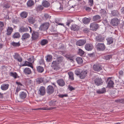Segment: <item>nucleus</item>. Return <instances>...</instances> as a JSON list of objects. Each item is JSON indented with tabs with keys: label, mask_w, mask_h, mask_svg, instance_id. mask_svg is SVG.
<instances>
[{
	"label": "nucleus",
	"mask_w": 124,
	"mask_h": 124,
	"mask_svg": "<svg viewBox=\"0 0 124 124\" xmlns=\"http://www.w3.org/2000/svg\"><path fill=\"white\" fill-rule=\"evenodd\" d=\"M50 24L49 23H44L40 25L39 29L41 31H46L48 29Z\"/></svg>",
	"instance_id": "f257e3e1"
},
{
	"label": "nucleus",
	"mask_w": 124,
	"mask_h": 124,
	"mask_svg": "<svg viewBox=\"0 0 124 124\" xmlns=\"http://www.w3.org/2000/svg\"><path fill=\"white\" fill-rule=\"evenodd\" d=\"M31 35L32 41L38 39L39 34L38 32L33 31L31 34Z\"/></svg>",
	"instance_id": "f03ea898"
},
{
	"label": "nucleus",
	"mask_w": 124,
	"mask_h": 124,
	"mask_svg": "<svg viewBox=\"0 0 124 124\" xmlns=\"http://www.w3.org/2000/svg\"><path fill=\"white\" fill-rule=\"evenodd\" d=\"M54 89L51 85H49L46 88V92L49 94H52L54 92Z\"/></svg>",
	"instance_id": "7ed1b4c3"
},
{
	"label": "nucleus",
	"mask_w": 124,
	"mask_h": 124,
	"mask_svg": "<svg viewBox=\"0 0 124 124\" xmlns=\"http://www.w3.org/2000/svg\"><path fill=\"white\" fill-rule=\"evenodd\" d=\"M90 29L93 31H96L98 28V24L95 23H93L90 24Z\"/></svg>",
	"instance_id": "20e7f679"
},
{
	"label": "nucleus",
	"mask_w": 124,
	"mask_h": 124,
	"mask_svg": "<svg viewBox=\"0 0 124 124\" xmlns=\"http://www.w3.org/2000/svg\"><path fill=\"white\" fill-rule=\"evenodd\" d=\"M120 21L117 18H114L111 21V24L113 26H116L119 23Z\"/></svg>",
	"instance_id": "39448f33"
},
{
	"label": "nucleus",
	"mask_w": 124,
	"mask_h": 124,
	"mask_svg": "<svg viewBox=\"0 0 124 124\" xmlns=\"http://www.w3.org/2000/svg\"><path fill=\"white\" fill-rule=\"evenodd\" d=\"M39 94L41 96H43L46 93L45 89L44 86H41L39 89Z\"/></svg>",
	"instance_id": "423d86ee"
},
{
	"label": "nucleus",
	"mask_w": 124,
	"mask_h": 124,
	"mask_svg": "<svg viewBox=\"0 0 124 124\" xmlns=\"http://www.w3.org/2000/svg\"><path fill=\"white\" fill-rule=\"evenodd\" d=\"M94 82L97 85H99L102 84L103 83L102 79L98 77L96 78L94 80Z\"/></svg>",
	"instance_id": "0eeeda50"
},
{
	"label": "nucleus",
	"mask_w": 124,
	"mask_h": 124,
	"mask_svg": "<svg viewBox=\"0 0 124 124\" xmlns=\"http://www.w3.org/2000/svg\"><path fill=\"white\" fill-rule=\"evenodd\" d=\"M93 70L95 71H99L102 69L101 66L99 64H94L93 66Z\"/></svg>",
	"instance_id": "6e6552de"
},
{
	"label": "nucleus",
	"mask_w": 124,
	"mask_h": 124,
	"mask_svg": "<svg viewBox=\"0 0 124 124\" xmlns=\"http://www.w3.org/2000/svg\"><path fill=\"white\" fill-rule=\"evenodd\" d=\"M96 47L99 50H103L105 48V46L103 43H98L96 45Z\"/></svg>",
	"instance_id": "1a4fd4ad"
},
{
	"label": "nucleus",
	"mask_w": 124,
	"mask_h": 124,
	"mask_svg": "<svg viewBox=\"0 0 124 124\" xmlns=\"http://www.w3.org/2000/svg\"><path fill=\"white\" fill-rule=\"evenodd\" d=\"M59 63L57 61H53L52 63V66L53 69L56 70H59V68L57 66Z\"/></svg>",
	"instance_id": "9d476101"
},
{
	"label": "nucleus",
	"mask_w": 124,
	"mask_h": 124,
	"mask_svg": "<svg viewBox=\"0 0 124 124\" xmlns=\"http://www.w3.org/2000/svg\"><path fill=\"white\" fill-rule=\"evenodd\" d=\"M85 47L86 50L90 51L93 49V46L92 44L88 43L85 45Z\"/></svg>",
	"instance_id": "9b49d317"
},
{
	"label": "nucleus",
	"mask_w": 124,
	"mask_h": 124,
	"mask_svg": "<svg viewBox=\"0 0 124 124\" xmlns=\"http://www.w3.org/2000/svg\"><path fill=\"white\" fill-rule=\"evenodd\" d=\"M111 78H108L107 80L108 81L107 84V87L109 88L113 87L114 83L111 80Z\"/></svg>",
	"instance_id": "f8f14e48"
},
{
	"label": "nucleus",
	"mask_w": 124,
	"mask_h": 124,
	"mask_svg": "<svg viewBox=\"0 0 124 124\" xmlns=\"http://www.w3.org/2000/svg\"><path fill=\"white\" fill-rule=\"evenodd\" d=\"M86 42V39H80L77 41L76 44L77 46H82L84 45Z\"/></svg>",
	"instance_id": "ddd939ff"
},
{
	"label": "nucleus",
	"mask_w": 124,
	"mask_h": 124,
	"mask_svg": "<svg viewBox=\"0 0 124 124\" xmlns=\"http://www.w3.org/2000/svg\"><path fill=\"white\" fill-rule=\"evenodd\" d=\"M56 82L58 85L61 87L65 85V81L62 79H59L57 80Z\"/></svg>",
	"instance_id": "4468645a"
},
{
	"label": "nucleus",
	"mask_w": 124,
	"mask_h": 124,
	"mask_svg": "<svg viewBox=\"0 0 124 124\" xmlns=\"http://www.w3.org/2000/svg\"><path fill=\"white\" fill-rule=\"evenodd\" d=\"M30 37V35L29 34L25 33L22 35L21 38V39L23 41H25L26 40L29 38Z\"/></svg>",
	"instance_id": "2eb2a0df"
},
{
	"label": "nucleus",
	"mask_w": 124,
	"mask_h": 124,
	"mask_svg": "<svg viewBox=\"0 0 124 124\" xmlns=\"http://www.w3.org/2000/svg\"><path fill=\"white\" fill-rule=\"evenodd\" d=\"M27 19L29 23L31 24H34L36 22L35 18L34 17L30 16Z\"/></svg>",
	"instance_id": "dca6fc26"
},
{
	"label": "nucleus",
	"mask_w": 124,
	"mask_h": 124,
	"mask_svg": "<svg viewBox=\"0 0 124 124\" xmlns=\"http://www.w3.org/2000/svg\"><path fill=\"white\" fill-rule=\"evenodd\" d=\"M29 31V29L28 27L22 26L20 28L19 30V31L21 33L26 32Z\"/></svg>",
	"instance_id": "f3484780"
},
{
	"label": "nucleus",
	"mask_w": 124,
	"mask_h": 124,
	"mask_svg": "<svg viewBox=\"0 0 124 124\" xmlns=\"http://www.w3.org/2000/svg\"><path fill=\"white\" fill-rule=\"evenodd\" d=\"M87 75V71H83L80 75V78L81 79H84Z\"/></svg>",
	"instance_id": "a211bd4d"
},
{
	"label": "nucleus",
	"mask_w": 124,
	"mask_h": 124,
	"mask_svg": "<svg viewBox=\"0 0 124 124\" xmlns=\"http://www.w3.org/2000/svg\"><path fill=\"white\" fill-rule=\"evenodd\" d=\"M101 19V17L99 15H96L93 17V21L96 22H99Z\"/></svg>",
	"instance_id": "6ab92c4d"
},
{
	"label": "nucleus",
	"mask_w": 124,
	"mask_h": 124,
	"mask_svg": "<svg viewBox=\"0 0 124 124\" xmlns=\"http://www.w3.org/2000/svg\"><path fill=\"white\" fill-rule=\"evenodd\" d=\"M91 19L90 18H87L85 17L82 19L83 23L85 24H87L89 23L90 22Z\"/></svg>",
	"instance_id": "aec40b11"
},
{
	"label": "nucleus",
	"mask_w": 124,
	"mask_h": 124,
	"mask_svg": "<svg viewBox=\"0 0 124 124\" xmlns=\"http://www.w3.org/2000/svg\"><path fill=\"white\" fill-rule=\"evenodd\" d=\"M9 86L8 84H3L1 85V88L2 90H5L8 88Z\"/></svg>",
	"instance_id": "412c9836"
},
{
	"label": "nucleus",
	"mask_w": 124,
	"mask_h": 124,
	"mask_svg": "<svg viewBox=\"0 0 124 124\" xmlns=\"http://www.w3.org/2000/svg\"><path fill=\"white\" fill-rule=\"evenodd\" d=\"M104 37L101 35H99L96 37V40L98 42L102 41L104 40Z\"/></svg>",
	"instance_id": "4be33fe9"
},
{
	"label": "nucleus",
	"mask_w": 124,
	"mask_h": 124,
	"mask_svg": "<svg viewBox=\"0 0 124 124\" xmlns=\"http://www.w3.org/2000/svg\"><path fill=\"white\" fill-rule=\"evenodd\" d=\"M13 30V28L11 27H8L7 29V34L8 35H10L11 34Z\"/></svg>",
	"instance_id": "5701e85b"
},
{
	"label": "nucleus",
	"mask_w": 124,
	"mask_h": 124,
	"mask_svg": "<svg viewBox=\"0 0 124 124\" xmlns=\"http://www.w3.org/2000/svg\"><path fill=\"white\" fill-rule=\"evenodd\" d=\"M9 75L11 76L14 78L15 79H16L17 78H19V77L18 75L17 74L16 72H11L9 73Z\"/></svg>",
	"instance_id": "b1692460"
},
{
	"label": "nucleus",
	"mask_w": 124,
	"mask_h": 124,
	"mask_svg": "<svg viewBox=\"0 0 124 124\" xmlns=\"http://www.w3.org/2000/svg\"><path fill=\"white\" fill-rule=\"evenodd\" d=\"M42 6L45 7L47 8L50 6V3L46 0L43 1L42 3Z\"/></svg>",
	"instance_id": "393cba45"
},
{
	"label": "nucleus",
	"mask_w": 124,
	"mask_h": 124,
	"mask_svg": "<svg viewBox=\"0 0 124 124\" xmlns=\"http://www.w3.org/2000/svg\"><path fill=\"white\" fill-rule=\"evenodd\" d=\"M24 73L26 74H30L31 73V69L29 68H25L23 71Z\"/></svg>",
	"instance_id": "a878e982"
},
{
	"label": "nucleus",
	"mask_w": 124,
	"mask_h": 124,
	"mask_svg": "<svg viewBox=\"0 0 124 124\" xmlns=\"http://www.w3.org/2000/svg\"><path fill=\"white\" fill-rule=\"evenodd\" d=\"M28 13L26 12H23L20 14L21 17L22 18H26L28 16Z\"/></svg>",
	"instance_id": "bb28decb"
},
{
	"label": "nucleus",
	"mask_w": 124,
	"mask_h": 124,
	"mask_svg": "<svg viewBox=\"0 0 124 124\" xmlns=\"http://www.w3.org/2000/svg\"><path fill=\"white\" fill-rule=\"evenodd\" d=\"M34 4V1L32 0H29L27 3V5L28 7H30L32 6Z\"/></svg>",
	"instance_id": "cd10ccee"
},
{
	"label": "nucleus",
	"mask_w": 124,
	"mask_h": 124,
	"mask_svg": "<svg viewBox=\"0 0 124 124\" xmlns=\"http://www.w3.org/2000/svg\"><path fill=\"white\" fill-rule=\"evenodd\" d=\"M27 94L26 93L23 92H22L20 95V97L21 99H23L26 97Z\"/></svg>",
	"instance_id": "c85d7f7f"
},
{
	"label": "nucleus",
	"mask_w": 124,
	"mask_h": 124,
	"mask_svg": "<svg viewBox=\"0 0 124 124\" xmlns=\"http://www.w3.org/2000/svg\"><path fill=\"white\" fill-rule=\"evenodd\" d=\"M106 89L103 88L101 89H99L96 91V93L98 94L103 93L106 92Z\"/></svg>",
	"instance_id": "c756f323"
},
{
	"label": "nucleus",
	"mask_w": 124,
	"mask_h": 124,
	"mask_svg": "<svg viewBox=\"0 0 124 124\" xmlns=\"http://www.w3.org/2000/svg\"><path fill=\"white\" fill-rule=\"evenodd\" d=\"M71 29L74 31H77L79 29V26L76 25L74 24L72 26Z\"/></svg>",
	"instance_id": "7c9ffc66"
},
{
	"label": "nucleus",
	"mask_w": 124,
	"mask_h": 124,
	"mask_svg": "<svg viewBox=\"0 0 124 124\" xmlns=\"http://www.w3.org/2000/svg\"><path fill=\"white\" fill-rule=\"evenodd\" d=\"M32 63L27 61H25L24 64L22 65V66H28L32 68H33V66L31 65Z\"/></svg>",
	"instance_id": "2f4dec72"
},
{
	"label": "nucleus",
	"mask_w": 124,
	"mask_h": 124,
	"mask_svg": "<svg viewBox=\"0 0 124 124\" xmlns=\"http://www.w3.org/2000/svg\"><path fill=\"white\" fill-rule=\"evenodd\" d=\"M68 74L69 75V78L71 80H73L74 79L73 73L72 72H69L68 73Z\"/></svg>",
	"instance_id": "473e14b6"
},
{
	"label": "nucleus",
	"mask_w": 124,
	"mask_h": 124,
	"mask_svg": "<svg viewBox=\"0 0 124 124\" xmlns=\"http://www.w3.org/2000/svg\"><path fill=\"white\" fill-rule=\"evenodd\" d=\"M43 68L41 66H39L37 68V70L39 72L42 73L44 71Z\"/></svg>",
	"instance_id": "72a5a7b5"
},
{
	"label": "nucleus",
	"mask_w": 124,
	"mask_h": 124,
	"mask_svg": "<svg viewBox=\"0 0 124 124\" xmlns=\"http://www.w3.org/2000/svg\"><path fill=\"white\" fill-rule=\"evenodd\" d=\"M57 101H51L49 102V104L50 106H56Z\"/></svg>",
	"instance_id": "f704fd0d"
},
{
	"label": "nucleus",
	"mask_w": 124,
	"mask_h": 124,
	"mask_svg": "<svg viewBox=\"0 0 124 124\" xmlns=\"http://www.w3.org/2000/svg\"><path fill=\"white\" fill-rule=\"evenodd\" d=\"M100 13L101 14L102 16L104 17H105L106 15V11L102 9H101L100 10Z\"/></svg>",
	"instance_id": "c9c22d12"
},
{
	"label": "nucleus",
	"mask_w": 124,
	"mask_h": 124,
	"mask_svg": "<svg viewBox=\"0 0 124 124\" xmlns=\"http://www.w3.org/2000/svg\"><path fill=\"white\" fill-rule=\"evenodd\" d=\"M112 15L114 16H117L119 14V13L117 10H114L112 12Z\"/></svg>",
	"instance_id": "e433bc0d"
},
{
	"label": "nucleus",
	"mask_w": 124,
	"mask_h": 124,
	"mask_svg": "<svg viewBox=\"0 0 124 124\" xmlns=\"http://www.w3.org/2000/svg\"><path fill=\"white\" fill-rule=\"evenodd\" d=\"M11 44L14 47H18L20 45V44L19 42L18 43H16L15 42H13L11 43Z\"/></svg>",
	"instance_id": "4c0bfd02"
},
{
	"label": "nucleus",
	"mask_w": 124,
	"mask_h": 124,
	"mask_svg": "<svg viewBox=\"0 0 124 124\" xmlns=\"http://www.w3.org/2000/svg\"><path fill=\"white\" fill-rule=\"evenodd\" d=\"M76 60L79 64L82 63L83 62V60L82 58L80 57H77L76 59Z\"/></svg>",
	"instance_id": "58836bf2"
},
{
	"label": "nucleus",
	"mask_w": 124,
	"mask_h": 124,
	"mask_svg": "<svg viewBox=\"0 0 124 124\" xmlns=\"http://www.w3.org/2000/svg\"><path fill=\"white\" fill-rule=\"evenodd\" d=\"M20 37V34L18 32H16L15 33L13 36V37L14 39L19 38Z\"/></svg>",
	"instance_id": "ea45409f"
},
{
	"label": "nucleus",
	"mask_w": 124,
	"mask_h": 124,
	"mask_svg": "<svg viewBox=\"0 0 124 124\" xmlns=\"http://www.w3.org/2000/svg\"><path fill=\"white\" fill-rule=\"evenodd\" d=\"M115 101L117 103H124V99H119L116 100Z\"/></svg>",
	"instance_id": "a19ab883"
},
{
	"label": "nucleus",
	"mask_w": 124,
	"mask_h": 124,
	"mask_svg": "<svg viewBox=\"0 0 124 124\" xmlns=\"http://www.w3.org/2000/svg\"><path fill=\"white\" fill-rule=\"evenodd\" d=\"M48 43V41L47 40L44 39L41 41L40 44L42 45H44Z\"/></svg>",
	"instance_id": "79ce46f5"
},
{
	"label": "nucleus",
	"mask_w": 124,
	"mask_h": 124,
	"mask_svg": "<svg viewBox=\"0 0 124 124\" xmlns=\"http://www.w3.org/2000/svg\"><path fill=\"white\" fill-rule=\"evenodd\" d=\"M107 39V41L108 44L109 45L112 43L113 41V40L112 37L109 38Z\"/></svg>",
	"instance_id": "37998d69"
},
{
	"label": "nucleus",
	"mask_w": 124,
	"mask_h": 124,
	"mask_svg": "<svg viewBox=\"0 0 124 124\" xmlns=\"http://www.w3.org/2000/svg\"><path fill=\"white\" fill-rule=\"evenodd\" d=\"M52 56L50 55H48L47 56L46 60L47 62H50L52 60Z\"/></svg>",
	"instance_id": "c03bdc74"
},
{
	"label": "nucleus",
	"mask_w": 124,
	"mask_h": 124,
	"mask_svg": "<svg viewBox=\"0 0 124 124\" xmlns=\"http://www.w3.org/2000/svg\"><path fill=\"white\" fill-rule=\"evenodd\" d=\"M43 9V7L42 5H41L38 6L36 8V10L38 11H40L41 10Z\"/></svg>",
	"instance_id": "a18cd8bd"
},
{
	"label": "nucleus",
	"mask_w": 124,
	"mask_h": 124,
	"mask_svg": "<svg viewBox=\"0 0 124 124\" xmlns=\"http://www.w3.org/2000/svg\"><path fill=\"white\" fill-rule=\"evenodd\" d=\"M4 26V23L0 21V31H2Z\"/></svg>",
	"instance_id": "49530a36"
},
{
	"label": "nucleus",
	"mask_w": 124,
	"mask_h": 124,
	"mask_svg": "<svg viewBox=\"0 0 124 124\" xmlns=\"http://www.w3.org/2000/svg\"><path fill=\"white\" fill-rule=\"evenodd\" d=\"M63 59V57H59L57 58V61L59 63L62 61Z\"/></svg>",
	"instance_id": "de8ad7c7"
},
{
	"label": "nucleus",
	"mask_w": 124,
	"mask_h": 124,
	"mask_svg": "<svg viewBox=\"0 0 124 124\" xmlns=\"http://www.w3.org/2000/svg\"><path fill=\"white\" fill-rule=\"evenodd\" d=\"M81 70L80 69H78L76 70L75 71V74L77 75H78L80 74Z\"/></svg>",
	"instance_id": "09e8293b"
},
{
	"label": "nucleus",
	"mask_w": 124,
	"mask_h": 124,
	"mask_svg": "<svg viewBox=\"0 0 124 124\" xmlns=\"http://www.w3.org/2000/svg\"><path fill=\"white\" fill-rule=\"evenodd\" d=\"M4 9H6L9 8L10 7V5L7 4H5L3 6Z\"/></svg>",
	"instance_id": "8fccbe9b"
},
{
	"label": "nucleus",
	"mask_w": 124,
	"mask_h": 124,
	"mask_svg": "<svg viewBox=\"0 0 124 124\" xmlns=\"http://www.w3.org/2000/svg\"><path fill=\"white\" fill-rule=\"evenodd\" d=\"M84 54V52L80 49H79L78 54L80 56L83 55Z\"/></svg>",
	"instance_id": "3c124183"
},
{
	"label": "nucleus",
	"mask_w": 124,
	"mask_h": 124,
	"mask_svg": "<svg viewBox=\"0 0 124 124\" xmlns=\"http://www.w3.org/2000/svg\"><path fill=\"white\" fill-rule=\"evenodd\" d=\"M112 55H108L105 56L104 57L106 60H108L112 58Z\"/></svg>",
	"instance_id": "603ef678"
},
{
	"label": "nucleus",
	"mask_w": 124,
	"mask_h": 124,
	"mask_svg": "<svg viewBox=\"0 0 124 124\" xmlns=\"http://www.w3.org/2000/svg\"><path fill=\"white\" fill-rule=\"evenodd\" d=\"M20 56L19 55V54H18L17 53H16L14 56V58L15 59L17 60Z\"/></svg>",
	"instance_id": "864d4df0"
},
{
	"label": "nucleus",
	"mask_w": 124,
	"mask_h": 124,
	"mask_svg": "<svg viewBox=\"0 0 124 124\" xmlns=\"http://www.w3.org/2000/svg\"><path fill=\"white\" fill-rule=\"evenodd\" d=\"M119 74L120 77H122L124 75V72L122 70H120L119 72Z\"/></svg>",
	"instance_id": "5fc2aeb1"
},
{
	"label": "nucleus",
	"mask_w": 124,
	"mask_h": 124,
	"mask_svg": "<svg viewBox=\"0 0 124 124\" xmlns=\"http://www.w3.org/2000/svg\"><path fill=\"white\" fill-rule=\"evenodd\" d=\"M20 90V87L19 86H18L16 89L15 94H17L18 92Z\"/></svg>",
	"instance_id": "6e6d98bb"
},
{
	"label": "nucleus",
	"mask_w": 124,
	"mask_h": 124,
	"mask_svg": "<svg viewBox=\"0 0 124 124\" xmlns=\"http://www.w3.org/2000/svg\"><path fill=\"white\" fill-rule=\"evenodd\" d=\"M73 57L68 56H66V57L68 58V60H70L71 61H73Z\"/></svg>",
	"instance_id": "4d7b16f0"
},
{
	"label": "nucleus",
	"mask_w": 124,
	"mask_h": 124,
	"mask_svg": "<svg viewBox=\"0 0 124 124\" xmlns=\"http://www.w3.org/2000/svg\"><path fill=\"white\" fill-rule=\"evenodd\" d=\"M73 21L71 20H68L67 22H66L67 25L69 26V25L70 23L72 22Z\"/></svg>",
	"instance_id": "13d9d810"
},
{
	"label": "nucleus",
	"mask_w": 124,
	"mask_h": 124,
	"mask_svg": "<svg viewBox=\"0 0 124 124\" xmlns=\"http://www.w3.org/2000/svg\"><path fill=\"white\" fill-rule=\"evenodd\" d=\"M88 3L89 5L91 6L93 4V0H88Z\"/></svg>",
	"instance_id": "bf43d9fd"
},
{
	"label": "nucleus",
	"mask_w": 124,
	"mask_h": 124,
	"mask_svg": "<svg viewBox=\"0 0 124 124\" xmlns=\"http://www.w3.org/2000/svg\"><path fill=\"white\" fill-rule=\"evenodd\" d=\"M36 81L39 83H40L43 81V80L41 78H38L37 79Z\"/></svg>",
	"instance_id": "052dcab7"
},
{
	"label": "nucleus",
	"mask_w": 124,
	"mask_h": 124,
	"mask_svg": "<svg viewBox=\"0 0 124 124\" xmlns=\"http://www.w3.org/2000/svg\"><path fill=\"white\" fill-rule=\"evenodd\" d=\"M83 31L84 32L87 33L89 31V30L88 29L85 28L84 29Z\"/></svg>",
	"instance_id": "680f3d73"
},
{
	"label": "nucleus",
	"mask_w": 124,
	"mask_h": 124,
	"mask_svg": "<svg viewBox=\"0 0 124 124\" xmlns=\"http://www.w3.org/2000/svg\"><path fill=\"white\" fill-rule=\"evenodd\" d=\"M39 63L40 64H44V60L42 59H41L39 60Z\"/></svg>",
	"instance_id": "e2e57ef3"
},
{
	"label": "nucleus",
	"mask_w": 124,
	"mask_h": 124,
	"mask_svg": "<svg viewBox=\"0 0 124 124\" xmlns=\"http://www.w3.org/2000/svg\"><path fill=\"white\" fill-rule=\"evenodd\" d=\"M67 94H60L59 95V96L63 98L64 97H67Z\"/></svg>",
	"instance_id": "0e129e2a"
},
{
	"label": "nucleus",
	"mask_w": 124,
	"mask_h": 124,
	"mask_svg": "<svg viewBox=\"0 0 124 124\" xmlns=\"http://www.w3.org/2000/svg\"><path fill=\"white\" fill-rule=\"evenodd\" d=\"M44 16L46 19L49 18V15L47 14H45L44 15Z\"/></svg>",
	"instance_id": "69168bd1"
},
{
	"label": "nucleus",
	"mask_w": 124,
	"mask_h": 124,
	"mask_svg": "<svg viewBox=\"0 0 124 124\" xmlns=\"http://www.w3.org/2000/svg\"><path fill=\"white\" fill-rule=\"evenodd\" d=\"M108 7L109 8H111L113 7L112 4L111 3H108Z\"/></svg>",
	"instance_id": "338daca9"
},
{
	"label": "nucleus",
	"mask_w": 124,
	"mask_h": 124,
	"mask_svg": "<svg viewBox=\"0 0 124 124\" xmlns=\"http://www.w3.org/2000/svg\"><path fill=\"white\" fill-rule=\"evenodd\" d=\"M17 60L18 62H21L23 61L22 59L21 56H20L18 59H17Z\"/></svg>",
	"instance_id": "774afa93"
}]
</instances>
